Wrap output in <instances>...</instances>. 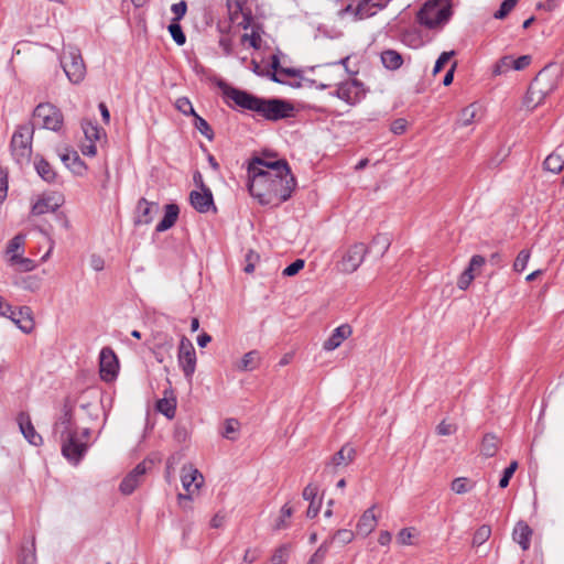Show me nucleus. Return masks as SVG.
<instances>
[{"label": "nucleus", "instance_id": "f257e3e1", "mask_svg": "<svg viewBox=\"0 0 564 564\" xmlns=\"http://www.w3.org/2000/svg\"><path fill=\"white\" fill-rule=\"evenodd\" d=\"M223 98L230 108L251 111L268 121H279L294 117V106L280 98H263L247 90L234 87L223 80L218 83Z\"/></svg>", "mask_w": 564, "mask_h": 564}, {"label": "nucleus", "instance_id": "f03ea898", "mask_svg": "<svg viewBox=\"0 0 564 564\" xmlns=\"http://www.w3.org/2000/svg\"><path fill=\"white\" fill-rule=\"evenodd\" d=\"M248 191L263 206L278 207L289 200L296 186L293 174L279 175L248 167Z\"/></svg>", "mask_w": 564, "mask_h": 564}, {"label": "nucleus", "instance_id": "7ed1b4c3", "mask_svg": "<svg viewBox=\"0 0 564 564\" xmlns=\"http://www.w3.org/2000/svg\"><path fill=\"white\" fill-rule=\"evenodd\" d=\"M452 3L449 0H429L416 13V20L427 29L443 28L451 19Z\"/></svg>", "mask_w": 564, "mask_h": 564}, {"label": "nucleus", "instance_id": "20e7f679", "mask_svg": "<svg viewBox=\"0 0 564 564\" xmlns=\"http://www.w3.org/2000/svg\"><path fill=\"white\" fill-rule=\"evenodd\" d=\"M33 133V124H21L11 138V154L19 165L28 164L31 160Z\"/></svg>", "mask_w": 564, "mask_h": 564}, {"label": "nucleus", "instance_id": "39448f33", "mask_svg": "<svg viewBox=\"0 0 564 564\" xmlns=\"http://www.w3.org/2000/svg\"><path fill=\"white\" fill-rule=\"evenodd\" d=\"M61 64L70 83L79 84L85 78L86 66L78 48L64 50Z\"/></svg>", "mask_w": 564, "mask_h": 564}, {"label": "nucleus", "instance_id": "423d86ee", "mask_svg": "<svg viewBox=\"0 0 564 564\" xmlns=\"http://www.w3.org/2000/svg\"><path fill=\"white\" fill-rule=\"evenodd\" d=\"M35 124L41 128L58 131L64 121L62 111L50 102L39 104L33 111Z\"/></svg>", "mask_w": 564, "mask_h": 564}, {"label": "nucleus", "instance_id": "0eeeda50", "mask_svg": "<svg viewBox=\"0 0 564 564\" xmlns=\"http://www.w3.org/2000/svg\"><path fill=\"white\" fill-rule=\"evenodd\" d=\"M368 252V246L364 242H355L341 252L340 260L336 263L337 270L346 274L357 271Z\"/></svg>", "mask_w": 564, "mask_h": 564}, {"label": "nucleus", "instance_id": "6e6552de", "mask_svg": "<svg viewBox=\"0 0 564 564\" xmlns=\"http://www.w3.org/2000/svg\"><path fill=\"white\" fill-rule=\"evenodd\" d=\"M65 435L62 437V454L68 462L77 465L86 454L88 444L80 440L78 431H68Z\"/></svg>", "mask_w": 564, "mask_h": 564}, {"label": "nucleus", "instance_id": "1a4fd4ad", "mask_svg": "<svg viewBox=\"0 0 564 564\" xmlns=\"http://www.w3.org/2000/svg\"><path fill=\"white\" fill-rule=\"evenodd\" d=\"M547 73L546 69H542L530 84L525 98L524 105L528 108H535L539 106L546 95L552 91L553 85H547Z\"/></svg>", "mask_w": 564, "mask_h": 564}, {"label": "nucleus", "instance_id": "9d476101", "mask_svg": "<svg viewBox=\"0 0 564 564\" xmlns=\"http://www.w3.org/2000/svg\"><path fill=\"white\" fill-rule=\"evenodd\" d=\"M177 359L185 378L191 379L196 369V352L192 341L185 336L181 338Z\"/></svg>", "mask_w": 564, "mask_h": 564}, {"label": "nucleus", "instance_id": "9b49d317", "mask_svg": "<svg viewBox=\"0 0 564 564\" xmlns=\"http://www.w3.org/2000/svg\"><path fill=\"white\" fill-rule=\"evenodd\" d=\"M335 95L350 106L360 102L366 96L364 84L357 79L347 80L338 85Z\"/></svg>", "mask_w": 564, "mask_h": 564}, {"label": "nucleus", "instance_id": "f8f14e48", "mask_svg": "<svg viewBox=\"0 0 564 564\" xmlns=\"http://www.w3.org/2000/svg\"><path fill=\"white\" fill-rule=\"evenodd\" d=\"M100 378L104 381H111L118 373L119 362L116 354L110 347H104L99 355Z\"/></svg>", "mask_w": 564, "mask_h": 564}, {"label": "nucleus", "instance_id": "ddd939ff", "mask_svg": "<svg viewBox=\"0 0 564 564\" xmlns=\"http://www.w3.org/2000/svg\"><path fill=\"white\" fill-rule=\"evenodd\" d=\"M254 167L259 172L264 173H274L279 175H285V174H292L291 167L286 160L279 159V160H265L262 158H254L250 162L248 167Z\"/></svg>", "mask_w": 564, "mask_h": 564}, {"label": "nucleus", "instance_id": "4468645a", "mask_svg": "<svg viewBox=\"0 0 564 564\" xmlns=\"http://www.w3.org/2000/svg\"><path fill=\"white\" fill-rule=\"evenodd\" d=\"M149 465H152V460H143L139 463L121 481L120 491L123 495H130L142 481Z\"/></svg>", "mask_w": 564, "mask_h": 564}, {"label": "nucleus", "instance_id": "2eb2a0df", "mask_svg": "<svg viewBox=\"0 0 564 564\" xmlns=\"http://www.w3.org/2000/svg\"><path fill=\"white\" fill-rule=\"evenodd\" d=\"M6 317L10 318L24 334H30L34 328L32 310L29 306L11 307V312Z\"/></svg>", "mask_w": 564, "mask_h": 564}, {"label": "nucleus", "instance_id": "dca6fc26", "mask_svg": "<svg viewBox=\"0 0 564 564\" xmlns=\"http://www.w3.org/2000/svg\"><path fill=\"white\" fill-rule=\"evenodd\" d=\"M189 203L195 210L202 214L209 212L210 208L216 210L213 193L209 187L200 191H192L189 193Z\"/></svg>", "mask_w": 564, "mask_h": 564}, {"label": "nucleus", "instance_id": "f3484780", "mask_svg": "<svg viewBox=\"0 0 564 564\" xmlns=\"http://www.w3.org/2000/svg\"><path fill=\"white\" fill-rule=\"evenodd\" d=\"M19 429L24 438L34 446H40L43 443L42 436L35 431L31 417L25 412H20L17 417Z\"/></svg>", "mask_w": 564, "mask_h": 564}, {"label": "nucleus", "instance_id": "a211bd4d", "mask_svg": "<svg viewBox=\"0 0 564 564\" xmlns=\"http://www.w3.org/2000/svg\"><path fill=\"white\" fill-rule=\"evenodd\" d=\"M356 455V448L350 444H345L332 456L326 467H332L334 470H337L340 467H346L355 460Z\"/></svg>", "mask_w": 564, "mask_h": 564}, {"label": "nucleus", "instance_id": "6ab92c4d", "mask_svg": "<svg viewBox=\"0 0 564 564\" xmlns=\"http://www.w3.org/2000/svg\"><path fill=\"white\" fill-rule=\"evenodd\" d=\"M74 424V404L70 402V400L67 398L64 401L63 409H62V415L58 417V420L55 423V427H62L61 437L66 436L65 434L68 433V431H77L76 429H73Z\"/></svg>", "mask_w": 564, "mask_h": 564}, {"label": "nucleus", "instance_id": "aec40b11", "mask_svg": "<svg viewBox=\"0 0 564 564\" xmlns=\"http://www.w3.org/2000/svg\"><path fill=\"white\" fill-rule=\"evenodd\" d=\"M351 333L352 329L348 324H343L336 327L332 335L324 341L323 348L327 351L335 350L351 335Z\"/></svg>", "mask_w": 564, "mask_h": 564}, {"label": "nucleus", "instance_id": "412c9836", "mask_svg": "<svg viewBox=\"0 0 564 564\" xmlns=\"http://www.w3.org/2000/svg\"><path fill=\"white\" fill-rule=\"evenodd\" d=\"M159 209V205L156 203H150L144 197L140 198L137 205V218L135 224L148 225L153 219V214Z\"/></svg>", "mask_w": 564, "mask_h": 564}, {"label": "nucleus", "instance_id": "4be33fe9", "mask_svg": "<svg viewBox=\"0 0 564 564\" xmlns=\"http://www.w3.org/2000/svg\"><path fill=\"white\" fill-rule=\"evenodd\" d=\"M61 160L76 175H83L87 170V165L74 150L61 154Z\"/></svg>", "mask_w": 564, "mask_h": 564}, {"label": "nucleus", "instance_id": "5701e85b", "mask_svg": "<svg viewBox=\"0 0 564 564\" xmlns=\"http://www.w3.org/2000/svg\"><path fill=\"white\" fill-rule=\"evenodd\" d=\"M180 214V208L176 204H167L164 207V216L161 221L156 225L155 230L158 232H163L172 228Z\"/></svg>", "mask_w": 564, "mask_h": 564}, {"label": "nucleus", "instance_id": "b1692460", "mask_svg": "<svg viewBox=\"0 0 564 564\" xmlns=\"http://www.w3.org/2000/svg\"><path fill=\"white\" fill-rule=\"evenodd\" d=\"M19 564H36L35 536L26 538L19 553Z\"/></svg>", "mask_w": 564, "mask_h": 564}, {"label": "nucleus", "instance_id": "393cba45", "mask_svg": "<svg viewBox=\"0 0 564 564\" xmlns=\"http://www.w3.org/2000/svg\"><path fill=\"white\" fill-rule=\"evenodd\" d=\"M203 481V475L192 466L187 469L186 467L182 470V485L187 492H191V488L194 486L198 489Z\"/></svg>", "mask_w": 564, "mask_h": 564}, {"label": "nucleus", "instance_id": "a878e982", "mask_svg": "<svg viewBox=\"0 0 564 564\" xmlns=\"http://www.w3.org/2000/svg\"><path fill=\"white\" fill-rule=\"evenodd\" d=\"M235 7V11L231 13V20H237L238 14H241L242 20L238 23L239 26H241L243 30L249 29L253 20L251 10L249 8H245V1L241 0H236Z\"/></svg>", "mask_w": 564, "mask_h": 564}, {"label": "nucleus", "instance_id": "bb28decb", "mask_svg": "<svg viewBox=\"0 0 564 564\" xmlns=\"http://www.w3.org/2000/svg\"><path fill=\"white\" fill-rule=\"evenodd\" d=\"M381 62L386 68L397 70L402 66L403 57L394 50H386L381 53Z\"/></svg>", "mask_w": 564, "mask_h": 564}, {"label": "nucleus", "instance_id": "cd10ccee", "mask_svg": "<svg viewBox=\"0 0 564 564\" xmlns=\"http://www.w3.org/2000/svg\"><path fill=\"white\" fill-rule=\"evenodd\" d=\"M34 167L36 170V173L43 181L47 183H53L55 181L56 173L53 170L52 165L45 159L36 158L34 162Z\"/></svg>", "mask_w": 564, "mask_h": 564}, {"label": "nucleus", "instance_id": "c85d7f7f", "mask_svg": "<svg viewBox=\"0 0 564 564\" xmlns=\"http://www.w3.org/2000/svg\"><path fill=\"white\" fill-rule=\"evenodd\" d=\"M8 264L19 272H30L36 267L32 259L25 258L23 254H13L8 258Z\"/></svg>", "mask_w": 564, "mask_h": 564}, {"label": "nucleus", "instance_id": "c756f323", "mask_svg": "<svg viewBox=\"0 0 564 564\" xmlns=\"http://www.w3.org/2000/svg\"><path fill=\"white\" fill-rule=\"evenodd\" d=\"M499 441L494 434H485L480 444V453L485 457H494L498 451Z\"/></svg>", "mask_w": 564, "mask_h": 564}, {"label": "nucleus", "instance_id": "7c9ffc66", "mask_svg": "<svg viewBox=\"0 0 564 564\" xmlns=\"http://www.w3.org/2000/svg\"><path fill=\"white\" fill-rule=\"evenodd\" d=\"M390 238L387 234H378L371 240L369 252L373 250L379 257H382L390 247Z\"/></svg>", "mask_w": 564, "mask_h": 564}, {"label": "nucleus", "instance_id": "2f4dec72", "mask_svg": "<svg viewBox=\"0 0 564 564\" xmlns=\"http://www.w3.org/2000/svg\"><path fill=\"white\" fill-rule=\"evenodd\" d=\"M25 243V235L18 234L9 240L6 248V257L11 258L13 254H23Z\"/></svg>", "mask_w": 564, "mask_h": 564}, {"label": "nucleus", "instance_id": "473e14b6", "mask_svg": "<svg viewBox=\"0 0 564 564\" xmlns=\"http://www.w3.org/2000/svg\"><path fill=\"white\" fill-rule=\"evenodd\" d=\"M82 129L86 140H88L89 142L98 141L105 133L104 130L97 123H94L91 121H83Z\"/></svg>", "mask_w": 564, "mask_h": 564}, {"label": "nucleus", "instance_id": "72a5a7b5", "mask_svg": "<svg viewBox=\"0 0 564 564\" xmlns=\"http://www.w3.org/2000/svg\"><path fill=\"white\" fill-rule=\"evenodd\" d=\"M377 525L376 506H372L360 517L357 529H375Z\"/></svg>", "mask_w": 564, "mask_h": 564}, {"label": "nucleus", "instance_id": "f704fd0d", "mask_svg": "<svg viewBox=\"0 0 564 564\" xmlns=\"http://www.w3.org/2000/svg\"><path fill=\"white\" fill-rule=\"evenodd\" d=\"M260 356L257 350H251L243 355L238 368L242 371L253 370L259 366Z\"/></svg>", "mask_w": 564, "mask_h": 564}, {"label": "nucleus", "instance_id": "c9c22d12", "mask_svg": "<svg viewBox=\"0 0 564 564\" xmlns=\"http://www.w3.org/2000/svg\"><path fill=\"white\" fill-rule=\"evenodd\" d=\"M156 410L165 415L167 419H173L176 412V400L175 398H163L156 402Z\"/></svg>", "mask_w": 564, "mask_h": 564}, {"label": "nucleus", "instance_id": "e433bc0d", "mask_svg": "<svg viewBox=\"0 0 564 564\" xmlns=\"http://www.w3.org/2000/svg\"><path fill=\"white\" fill-rule=\"evenodd\" d=\"M477 111H478V108L475 104H471V105L467 106L466 108H464L460 111L459 117L457 119V122H456L457 126L467 127V126L471 124L475 121Z\"/></svg>", "mask_w": 564, "mask_h": 564}, {"label": "nucleus", "instance_id": "4c0bfd02", "mask_svg": "<svg viewBox=\"0 0 564 564\" xmlns=\"http://www.w3.org/2000/svg\"><path fill=\"white\" fill-rule=\"evenodd\" d=\"M292 551L291 543H283L273 552L270 562L272 564H285Z\"/></svg>", "mask_w": 564, "mask_h": 564}, {"label": "nucleus", "instance_id": "58836bf2", "mask_svg": "<svg viewBox=\"0 0 564 564\" xmlns=\"http://www.w3.org/2000/svg\"><path fill=\"white\" fill-rule=\"evenodd\" d=\"M371 0H360L358 4L354 9L355 20H362L365 18H370L376 14V10L371 9L370 4Z\"/></svg>", "mask_w": 564, "mask_h": 564}, {"label": "nucleus", "instance_id": "ea45409f", "mask_svg": "<svg viewBox=\"0 0 564 564\" xmlns=\"http://www.w3.org/2000/svg\"><path fill=\"white\" fill-rule=\"evenodd\" d=\"M543 166L546 171L558 174L563 170L564 161L558 154L551 153L544 160Z\"/></svg>", "mask_w": 564, "mask_h": 564}, {"label": "nucleus", "instance_id": "a19ab883", "mask_svg": "<svg viewBox=\"0 0 564 564\" xmlns=\"http://www.w3.org/2000/svg\"><path fill=\"white\" fill-rule=\"evenodd\" d=\"M293 507L290 503H285L280 511V516L276 519L275 529H282L292 525L290 521L293 514Z\"/></svg>", "mask_w": 564, "mask_h": 564}, {"label": "nucleus", "instance_id": "79ce46f5", "mask_svg": "<svg viewBox=\"0 0 564 564\" xmlns=\"http://www.w3.org/2000/svg\"><path fill=\"white\" fill-rule=\"evenodd\" d=\"M194 118V127L209 141H212L215 137L214 131L209 123L202 118L197 112L193 116Z\"/></svg>", "mask_w": 564, "mask_h": 564}, {"label": "nucleus", "instance_id": "37998d69", "mask_svg": "<svg viewBox=\"0 0 564 564\" xmlns=\"http://www.w3.org/2000/svg\"><path fill=\"white\" fill-rule=\"evenodd\" d=\"M239 422L236 419H227L224 423V430L221 435L230 441H235L238 437Z\"/></svg>", "mask_w": 564, "mask_h": 564}, {"label": "nucleus", "instance_id": "c03bdc74", "mask_svg": "<svg viewBox=\"0 0 564 564\" xmlns=\"http://www.w3.org/2000/svg\"><path fill=\"white\" fill-rule=\"evenodd\" d=\"M172 39L177 45H184L186 42V35L178 21H171L167 28Z\"/></svg>", "mask_w": 564, "mask_h": 564}, {"label": "nucleus", "instance_id": "a18cd8bd", "mask_svg": "<svg viewBox=\"0 0 564 564\" xmlns=\"http://www.w3.org/2000/svg\"><path fill=\"white\" fill-rule=\"evenodd\" d=\"M420 531H400L397 542L402 545H414L419 543Z\"/></svg>", "mask_w": 564, "mask_h": 564}, {"label": "nucleus", "instance_id": "49530a36", "mask_svg": "<svg viewBox=\"0 0 564 564\" xmlns=\"http://www.w3.org/2000/svg\"><path fill=\"white\" fill-rule=\"evenodd\" d=\"M55 207H57V204L52 205L50 203V198H40L32 206V214L36 215V216H40V215L48 213L50 210H54Z\"/></svg>", "mask_w": 564, "mask_h": 564}, {"label": "nucleus", "instance_id": "de8ad7c7", "mask_svg": "<svg viewBox=\"0 0 564 564\" xmlns=\"http://www.w3.org/2000/svg\"><path fill=\"white\" fill-rule=\"evenodd\" d=\"M532 533L533 531H512V540L525 551L530 547Z\"/></svg>", "mask_w": 564, "mask_h": 564}, {"label": "nucleus", "instance_id": "09e8293b", "mask_svg": "<svg viewBox=\"0 0 564 564\" xmlns=\"http://www.w3.org/2000/svg\"><path fill=\"white\" fill-rule=\"evenodd\" d=\"M329 550L328 540L324 541L308 560L307 564H323Z\"/></svg>", "mask_w": 564, "mask_h": 564}, {"label": "nucleus", "instance_id": "8fccbe9b", "mask_svg": "<svg viewBox=\"0 0 564 564\" xmlns=\"http://www.w3.org/2000/svg\"><path fill=\"white\" fill-rule=\"evenodd\" d=\"M174 106L184 116L193 117L196 113L191 100L187 97L177 98Z\"/></svg>", "mask_w": 564, "mask_h": 564}, {"label": "nucleus", "instance_id": "3c124183", "mask_svg": "<svg viewBox=\"0 0 564 564\" xmlns=\"http://www.w3.org/2000/svg\"><path fill=\"white\" fill-rule=\"evenodd\" d=\"M511 68H513V57L503 56L496 63L492 73L495 75H501Z\"/></svg>", "mask_w": 564, "mask_h": 564}, {"label": "nucleus", "instance_id": "603ef678", "mask_svg": "<svg viewBox=\"0 0 564 564\" xmlns=\"http://www.w3.org/2000/svg\"><path fill=\"white\" fill-rule=\"evenodd\" d=\"M518 1L519 0H503L494 17L499 20L505 19L512 11Z\"/></svg>", "mask_w": 564, "mask_h": 564}, {"label": "nucleus", "instance_id": "864d4df0", "mask_svg": "<svg viewBox=\"0 0 564 564\" xmlns=\"http://www.w3.org/2000/svg\"><path fill=\"white\" fill-rule=\"evenodd\" d=\"M529 259L530 251L525 249L521 250L513 262V270L516 272H522L527 268Z\"/></svg>", "mask_w": 564, "mask_h": 564}, {"label": "nucleus", "instance_id": "5fc2aeb1", "mask_svg": "<svg viewBox=\"0 0 564 564\" xmlns=\"http://www.w3.org/2000/svg\"><path fill=\"white\" fill-rule=\"evenodd\" d=\"M517 468H518V463L516 460L511 462L510 465L507 468H505L502 476L499 480L500 488L508 487L509 481H510L511 477L513 476V474L516 473Z\"/></svg>", "mask_w": 564, "mask_h": 564}, {"label": "nucleus", "instance_id": "6e6d98bb", "mask_svg": "<svg viewBox=\"0 0 564 564\" xmlns=\"http://www.w3.org/2000/svg\"><path fill=\"white\" fill-rule=\"evenodd\" d=\"M454 55L455 51L443 52L435 62L433 75H437Z\"/></svg>", "mask_w": 564, "mask_h": 564}, {"label": "nucleus", "instance_id": "4d7b16f0", "mask_svg": "<svg viewBox=\"0 0 564 564\" xmlns=\"http://www.w3.org/2000/svg\"><path fill=\"white\" fill-rule=\"evenodd\" d=\"M271 68L273 70L272 72L267 70V77H269L274 83L282 84L283 80H281L276 75L278 72L280 73V68H282L280 65V58L278 55L271 56Z\"/></svg>", "mask_w": 564, "mask_h": 564}, {"label": "nucleus", "instance_id": "13d9d810", "mask_svg": "<svg viewBox=\"0 0 564 564\" xmlns=\"http://www.w3.org/2000/svg\"><path fill=\"white\" fill-rule=\"evenodd\" d=\"M171 11L174 14V18L171 21H181L187 11V3L186 1L182 0L177 3L172 4Z\"/></svg>", "mask_w": 564, "mask_h": 564}, {"label": "nucleus", "instance_id": "bf43d9fd", "mask_svg": "<svg viewBox=\"0 0 564 564\" xmlns=\"http://www.w3.org/2000/svg\"><path fill=\"white\" fill-rule=\"evenodd\" d=\"M305 265V261L303 259H296L292 263H290L282 272L284 276H293L297 274Z\"/></svg>", "mask_w": 564, "mask_h": 564}, {"label": "nucleus", "instance_id": "052dcab7", "mask_svg": "<svg viewBox=\"0 0 564 564\" xmlns=\"http://www.w3.org/2000/svg\"><path fill=\"white\" fill-rule=\"evenodd\" d=\"M474 279H475V276H474L473 272L470 271V269H465L457 280V286L460 290H466L470 285V283L473 282Z\"/></svg>", "mask_w": 564, "mask_h": 564}, {"label": "nucleus", "instance_id": "680f3d73", "mask_svg": "<svg viewBox=\"0 0 564 564\" xmlns=\"http://www.w3.org/2000/svg\"><path fill=\"white\" fill-rule=\"evenodd\" d=\"M468 484H469V481L467 478H464V477L456 478L452 481V490L459 495L465 494L470 489Z\"/></svg>", "mask_w": 564, "mask_h": 564}, {"label": "nucleus", "instance_id": "e2e57ef3", "mask_svg": "<svg viewBox=\"0 0 564 564\" xmlns=\"http://www.w3.org/2000/svg\"><path fill=\"white\" fill-rule=\"evenodd\" d=\"M317 495H318V486L313 484V482H310L303 489V492H302L303 499L308 501V502L313 501V500H316L317 499Z\"/></svg>", "mask_w": 564, "mask_h": 564}, {"label": "nucleus", "instance_id": "0e129e2a", "mask_svg": "<svg viewBox=\"0 0 564 564\" xmlns=\"http://www.w3.org/2000/svg\"><path fill=\"white\" fill-rule=\"evenodd\" d=\"M241 40H242V42L248 41L250 46L253 47L254 50H259L261 46V36L256 31H252L251 34H247V33L243 34Z\"/></svg>", "mask_w": 564, "mask_h": 564}, {"label": "nucleus", "instance_id": "69168bd1", "mask_svg": "<svg viewBox=\"0 0 564 564\" xmlns=\"http://www.w3.org/2000/svg\"><path fill=\"white\" fill-rule=\"evenodd\" d=\"M8 192V173L6 170L0 167V203L7 197Z\"/></svg>", "mask_w": 564, "mask_h": 564}, {"label": "nucleus", "instance_id": "338daca9", "mask_svg": "<svg viewBox=\"0 0 564 564\" xmlns=\"http://www.w3.org/2000/svg\"><path fill=\"white\" fill-rule=\"evenodd\" d=\"M227 514L225 512H217L213 519L210 520L212 529H219L227 524L226 522Z\"/></svg>", "mask_w": 564, "mask_h": 564}, {"label": "nucleus", "instance_id": "774afa93", "mask_svg": "<svg viewBox=\"0 0 564 564\" xmlns=\"http://www.w3.org/2000/svg\"><path fill=\"white\" fill-rule=\"evenodd\" d=\"M408 121L403 118L395 119L391 123V131L394 134H402L406 130Z\"/></svg>", "mask_w": 564, "mask_h": 564}]
</instances>
